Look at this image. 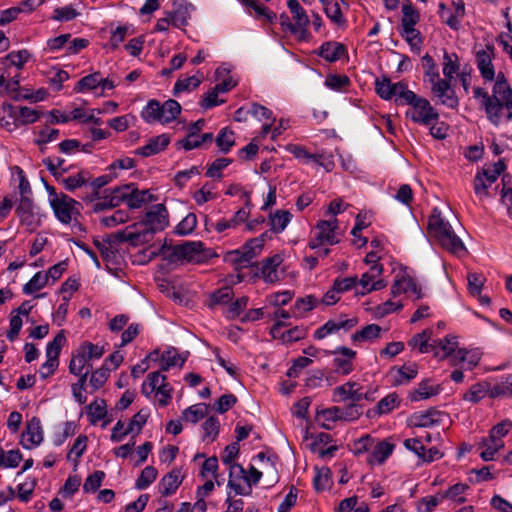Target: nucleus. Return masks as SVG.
Returning <instances> with one entry per match:
<instances>
[{"label":"nucleus","mask_w":512,"mask_h":512,"mask_svg":"<svg viewBox=\"0 0 512 512\" xmlns=\"http://www.w3.org/2000/svg\"><path fill=\"white\" fill-rule=\"evenodd\" d=\"M488 120L495 126L512 120V89L503 72L497 74L492 100L486 107Z\"/></svg>","instance_id":"obj_1"},{"label":"nucleus","mask_w":512,"mask_h":512,"mask_svg":"<svg viewBox=\"0 0 512 512\" xmlns=\"http://www.w3.org/2000/svg\"><path fill=\"white\" fill-rule=\"evenodd\" d=\"M428 232L442 248L456 255H465L467 250L462 240L456 235L450 223L442 216L439 208L432 210L428 219Z\"/></svg>","instance_id":"obj_2"},{"label":"nucleus","mask_w":512,"mask_h":512,"mask_svg":"<svg viewBox=\"0 0 512 512\" xmlns=\"http://www.w3.org/2000/svg\"><path fill=\"white\" fill-rule=\"evenodd\" d=\"M422 66L424 69V81L430 84L431 93L439 100L442 105L451 109L458 106L459 100L452 87H449L447 81L440 78L438 67L429 54L422 57Z\"/></svg>","instance_id":"obj_3"},{"label":"nucleus","mask_w":512,"mask_h":512,"mask_svg":"<svg viewBox=\"0 0 512 512\" xmlns=\"http://www.w3.org/2000/svg\"><path fill=\"white\" fill-rule=\"evenodd\" d=\"M404 100L401 105H409L406 111V117L411 119L414 123L428 126L434 121L439 120V113L431 105L429 100L424 97L418 96L413 91L406 92Z\"/></svg>","instance_id":"obj_4"},{"label":"nucleus","mask_w":512,"mask_h":512,"mask_svg":"<svg viewBox=\"0 0 512 512\" xmlns=\"http://www.w3.org/2000/svg\"><path fill=\"white\" fill-rule=\"evenodd\" d=\"M181 113V105L174 99L160 103L156 99L149 100L141 112L146 123L158 122L168 124L174 121Z\"/></svg>","instance_id":"obj_5"},{"label":"nucleus","mask_w":512,"mask_h":512,"mask_svg":"<svg viewBox=\"0 0 512 512\" xmlns=\"http://www.w3.org/2000/svg\"><path fill=\"white\" fill-rule=\"evenodd\" d=\"M512 430V421L505 419L493 426L489 432L488 437H483L479 442V447L482 448L480 457L484 461H491L494 459L495 454L504 447L502 440Z\"/></svg>","instance_id":"obj_6"},{"label":"nucleus","mask_w":512,"mask_h":512,"mask_svg":"<svg viewBox=\"0 0 512 512\" xmlns=\"http://www.w3.org/2000/svg\"><path fill=\"white\" fill-rule=\"evenodd\" d=\"M104 353V345L93 344L89 341L81 343L71 358L70 373L79 374L81 369H88L89 362L100 359Z\"/></svg>","instance_id":"obj_7"},{"label":"nucleus","mask_w":512,"mask_h":512,"mask_svg":"<svg viewBox=\"0 0 512 512\" xmlns=\"http://www.w3.org/2000/svg\"><path fill=\"white\" fill-rule=\"evenodd\" d=\"M374 401L375 390H365L356 381H348L333 389L334 402H349L351 404H359L361 401Z\"/></svg>","instance_id":"obj_8"},{"label":"nucleus","mask_w":512,"mask_h":512,"mask_svg":"<svg viewBox=\"0 0 512 512\" xmlns=\"http://www.w3.org/2000/svg\"><path fill=\"white\" fill-rule=\"evenodd\" d=\"M264 246V237H257L246 242L240 249L229 251L225 261L235 265L236 269L248 267Z\"/></svg>","instance_id":"obj_9"},{"label":"nucleus","mask_w":512,"mask_h":512,"mask_svg":"<svg viewBox=\"0 0 512 512\" xmlns=\"http://www.w3.org/2000/svg\"><path fill=\"white\" fill-rule=\"evenodd\" d=\"M338 220L336 218L330 220H320L313 230V238L309 241L308 247L316 249L322 245H335L340 242L337 230Z\"/></svg>","instance_id":"obj_10"},{"label":"nucleus","mask_w":512,"mask_h":512,"mask_svg":"<svg viewBox=\"0 0 512 512\" xmlns=\"http://www.w3.org/2000/svg\"><path fill=\"white\" fill-rule=\"evenodd\" d=\"M176 259H183L189 262L201 263L212 256L209 249L204 248L201 241H188L172 248V255Z\"/></svg>","instance_id":"obj_11"},{"label":"nucleus","mask_w":512,"mask_h":512,"mask_svg":"<svg viewBox=\"0 0 512 512\" xmlns=\"http://www.w3.org/2000/svg\"><path fill=\"white\" fill-rule=\"evenodd\" d=\"M50 206L62 224H70L80 214L78 209L80 203L64 193H60L59 198L53 199Z\"/></svg>","instance_id":"obj_12"},{"label":"nucleus","mask_w":512,"mask_h":512,"mask_svg":"<svg viewBox=\"0 0 512 512\" xmlns=\"http://www.w3.org/2000/svg\"><path fill=\"white\" fill-rule=\"evenodd\" d=\"M495 47L493 44H486L484 48L475 52L476 67L485 82L497 80L493 59L495 57Z\"/></svg>","instance_id":"obj_13"},{"label":"nucleus","mask_w":512,"mask_h":512,"mask_svg":"<svg viewBox=\"0 0 512 512\" xmlns=\"http://www.w3.org/2000/svg\"><path fill=\"white\" fill-rule=\"evenodd\" d=\"M375 89L377 94L384 100H390L393 97H396L395 102L398 105H401L404 100L403 95L410 91L405 83H392L387 77L377 79L375 82Z\"/></svg>","instance_id":"obj_14"},{"label":"nucleus","mask_w":512,"mask_h":512,"mask_svg":"<svg viewBox=\"0 0 512 512\" xmlns=\"http://www.w3.org/2000/svg\"><path fill=\"white\" fill-rule=\"evenodd\" d=\"M383 270L382 264H375L372 265L367 272L363 273L358 280V284L361 287L359 294L366 295L385 288L387 283L385 280L381 279Z\"/></svg>","instance_id":"obj_15"},{"label":"nucleus","mask_w":512,"mask_h":512,"mask_svg":"<svg viewBox=\"0 0 512 512\" xmlns=\"http://www.w3.org/2000/svg\"><path fill=\"white\" fill-rule=\"evenodd\" d=\"M446 414L435 408L425 411H417L407 419L408 426L416 428H428L438 426L443 423Z\"/></svg>","instance_id":"obj_16"},{"label":"nucleus","mask_w":512,"mask_h":512,"mask_svg":"<svg viewBox=\"0 0 512 512\" xmlns=\"http://www.w3.org/2000/svg\"><path fill=\"white\" fill-rule=\"evenodd\" d=\"M227 487L232 489L236 495L248 496L252 493V488L248 484L247 472L241 464L229 466Z\"/></svg>","instance_id":"obj_17"},{"label":"nucleus","mask_w":512,"mask_h":512,"mask_svg":"<svg viewBox=\"0 0 512 512\" xmlns=\"http://www.w3.org/2000/svg\"><path fill=\"white\" fill-rule=\"evenodd\" d=\"M168 224V211L166 207L163 204H156L146 213L145 220L141 226L146 227L154 235L164 230Z\"/></svg>","instance_id":"obj_18"},{"label":"nucleus","mask_w":512,"mask_h":512,"mask_svg":"<svg viewBox=\"0 0 512 512\" xmlns=\"http://www.w3.org/2000/svg\"><path fill=\"white\" fill-rule=\"evenodd\" d=\"M391 293L393 296L406 294L414 300L422 298L421 288L418 287L416 281L406 273L396 276L391 287Z\"/></svg>","instance_id":"obj_19"},{"label":"nucleus","mask_w":512,"mask_h":512,"mask_svg":"<svg viewBox=\"0 0 512 512\" xmlns=\"http://www.w3.org/2000/svg\"><path fill=\"white\" fill-rule=\"evenodd\" d=\"M332 354L333 365L335 366V371L339 375H348L354 370V360L356 358V351L340 346L337 347Z\"/></svg>","instance_id":"obj_20"},{"label":"nucleus","mask_w":512,"mask_h":512,"mask_svg":"<svg viewBox=\"0 0 512 512\" xmlns=\"http://www.w3.org/2000/svg\"><path fill=\"white\" fill-rule=\"evenodd\" d=\"M43 441V429L41 421L37 417H32L26 424L25 430L21 435V445L24 449H32Z\"/></svg>","instance_id":"obj_21"},{"label":"nucleus","mask_w":512,"mask_h":512,"mask_svg":"<svg viewBox=\"0 0 512 512\" xmlns=\"http://www.w3.org/2000/svg\"><path fill=\"white\" fill-rule=\"evenodd\" d=\"M285 326L286 324L283 321L275 322L270 329V335L274 339L281 340L284 344L299 341L305 338L307 335V328L304 326H295L291 329L283 331L282 328Z\"/></svg>","instance_id":"obj_22"},{"label":"nucleus","mask_w":512,"mask_h":512,"mask_svg":"<svg viewBox=\"0 0 512 512\" xmlns=\"http://www.w3.org/2000/svg\"><path fill=\"white\" fill-rule=\"evenodd\" d=\"M116 177L117 175L111 171L94 179L91 177V179L88 181L87 191L78 193L77 197H79L85 203L94 202L97 198H99L101 189L108 185Z\"/></svg>","instance_id":"obj_23"},{"label":"nucleus","mask_w":512,"mask_h":512,"mask_svg":"<svg viewBox=\"0 0 512 512\" xmlns=\"http://www.w3.org/2000/svg\"><path fill=\"white\" fill-rule=\"evenodd\" d=\"M91 179V174L87 170H79L77 173L69 175L67 177L60 176L57 179L63 187L69 192H75L79 190V193L87 191L88 181Z\"/></svg>","instance_id":"obj_24"},{"label":"nucleus","mask_w":512,"mask_h":512,"mask_svg":"<svg viewBox=\"0 0 512 512\" xmlns=\"http://www.w3.org/2000/svg\"><path fill=\"white\" fill-rule=\"evenodd\" d=\"M480 359L481 356L478 351H468L464 348H460L451 356L450 365L461 367L465 370H472L479 364Z\"/></svg>","instance_id":"obj_25"},{"label":"nucleus","mask_w":512,"mask_h":512,"mask_svg":"<svg viewBox=\"0 0 512 512\" xmlns=\"http://www.w3.org/2000/svg\"><path fill=\"white\" fill-rule=\"evenodd\" d=\"M283 262L281 254H275L264 259L261 263L260 276L266 283H276L279 281L278 267Z\"/></svg>","instance_id":"obj_26"},{"label":"nucleus","mask_w":512,"mask_h":512,"mask_svg":"<svg viewBox=\"0 0 512 512\" xmlns=\"http://www.w3.org/2000/svg\"><path fill=\"white\" fill-rule=\"evenodd\" d=\"M173 11L168 12V17L171 19V24L174 27L181 28L188 24L194 6L183 0L175 1L173 3Z\"/></svg>","instance_id":"obj_27"},{"label":"nucleus","mask_w":512,"mask_h":512,"mask_svg":"<svg viewBox=\"0 0 512 512\" xmlns=\"http://www.w3.org/2000/svg\"><path fill=\"white\" fill-rule=\"evenodd\" d=\"M16 213L20 218V222L27 227L34 229L38 221L34 212V203L32 197H20L16 208Z\"/></svg>","instance_id":"obj_28"},{"label":"nucleus","mask_w":512,"mask_h":512,"mask_svg":"<svg viewBox=\"0 0 512 512\" xmlns=\"http://www.w3.org/2000/svg\"><path fill=\"white\" fill-rule=\"evenodd\" d=\"M170 143V137L168 134H161L152 137L148 140L147 144L139 147L135 150V154L142 157H149L156 155L166 149Z\"/></svg>","instance_id":"obj_29"},{"label":"nucleus","mask_w":512,"mask_h":512,"mask_svg":"<svg viewBox=\"0 0 512 512\" xmlns=\"http://www.w3.org/2000/svg\"><path fill=\"white\" fill-rule=\"evenodd\" d=\"M395 445L387 440L374 442L371 452L367 458L370 465L383 464L393 453Z\"/></svg>","instance_id":"obj_30"},{"label":"nucleus","mask_w":512,"mask_h":512,"mask_svg":"<svg viewBox=\"0 0 512 512\" xmlns=\"http://www.w3.org/2000/svg\"><path fill=\"white\" fill-rule=\"evenodd\" d=\"M154 200L155 198L149 190H138L134 184H130L126 203L130 209H138Z\"/></svg>","instance_id":"obj_31"},{"label":"nucleus","mask_w":512,"mask_h":512,"mask_svg":"<svg viewBox=\"0 0 512 512\" xmlns=\"http://www.w3.org/2000/svg\"><path fill=\"white\" fill-rule=\"evenodd\" d=\"M435 347H432V351L436 357L440 358H451V356L457 351L458 342L454 336H446L444 339L432 340Z\"/></svg>","instance_id":"obj_32"},{"label":"nucleus","mask_w":512,"mask_h":512,"mask_svg":"<svg viewBox=\"0 0 512 512\" xmlns=\"http://www.w3.org/2000/svg\"><path fill=\"white\" fill-rule=\"evenodd\" d=\"M248 216L249 211L245 208H241L235 212L232 218H221L215 224H212V226L218 233H222L227 229H235L237 226L244 223L248 219Z\"/></svg>","instance_id":"obj_33"},{"label":"nucleus","mask_w":512,"mask_h":512,"mask_svg":"<svg viewBox=\"0 0 512 512\" xmlns=\"http://www.w3.org/2000/svg\"><path fill=\"white\" fill-rule=\"evenodd\" d=\"M182 483V476L179 470H173L161 479L158 484L159 492L163 496H169L176 492Z\"/></svg>","instance_id":"obj_34"},{"label":"nucleus","mask_w":512,"mask_h":512,"mask_svg":"<svg viewBox=\"0 0 512 512\" xmlns=\"http://www.w3.org/2000/svg\"><path fill=\"white\" fill-rule=\"evenodd\" d=\"M154 235L146 227L141 230L129 231L125 230L119 233V239L128 242L132 246H140L149 243Z\"/></svg>","instance_id":"obj_35"},{"label":"nucleus","mask_w":512,"mask_h":512,"mask_svg":"<svg viewBox=\"0 0 512 512\" xmlns=\"http://www.w3.org/2000/svg\"><path fill=\"white\" fill-rule=\"evenodd\" d=\"M346 48L338 42H325L319 47V56L328 62H336L345 54Z\"/></svg>","instance_id":"obj_36"},{"label":"nucleus","mask_w":512,"mask_h":512,"mask_svg":"<svg viewBox=\"0 0 512 512\" xmlns=\"http://www.w3.org/2000/svg\"><path fill=\"white\" fill-rule=\"evenodd\" d=\"M432 331L425 329L421 333L414 335L409 341L408 346L412 350H418L420 353H428L432 351L435 344L431 341Z\"/></svg>","instance_id":"obj_37"},{"label":"nucleus","mask_w":512,"mask_h":512,"mask_svg":"<svg viewBox=\"0 0 512 512\" xmlns=\"http://www.w3.org/2000/svg\"><path fill=\"white\" fill-rule=\"evenodd\" d=\"M247 9L255 12L256 18H262L267 23H274L277 19L276 13L256 0H239Z\"/></svg>","instance_id":"obj_38"},{"label":"nucleus","mask_w":512,"mask_h":512,"mask_svg":"<svg viewBox=\"0 0 512 512\" xmlns=\"http://www.w3.org/2000/svg\"><path fill=\"white\" fill-rule=\"evenodd\" d=\"M459 58L456 53H448L444 52L443 55V75L444 78L442 80L447 81L449 87L451 86V82L454 79V74L459 71Z\"/></svg>","instance_id":"obj_39"},{"label":"nucleus","mask_w":512,"mask_h":512,"mask_svg":"<svg viewBox=\"0 0 512 512\" xmlns=\"http://www.w3.org/2000/svg\"><path fill=\"white\" fill-rule=\"evenodd\" d=\"M86 410L89 423L91 425H96L100 420L106 418V401L102 398H97L86 407Z\"/></svg>","instance_id":"obj_40"},{"label":"nucleus","mask_w":512,"mask_h":512,"mask_svg":"<svg viewBox=\"0 0 512 512\" xmlns=\"http://www.w3.org/2000/svg\"><path fill=\"white\" fill-rule=\"evenodd\" d=\"M287 6L293 16L298 31H306L310 21L300 3L297 0H288Z\"/></svg>","instance_id":"obj_41"},{"label":"nucleus","mask_w":512,"mask_h":512,"mask_svg":"<svg viewBox=\"0 0 512 512\" xmlns=\"http://www.w3.org/2000/svg\"><path fill=\"white\" fill-rule=\"evenodd\" d=\"M318 304L319 300L313 295L298 298L292 307V313L295 317L302 318L307 312L316 308Z\"/></svg>","instance_id":"obj_42"},{"label":"nucleus","mask_w":512,"mask_h":512,"mask_svg":"<svg viewBox=\"0 0 512 512\" xmlns=\"http://www.w3.org/2000/svg\"><path fill=\"white\" fill-rule=\"evenodd\" d=\"M320 2L324 7L326 16L332 23L338 26H343L346 23V19L341 11L340 5L336 0H323Z\"/></svg>","instance_id":"obj_43"},{"label":"nucleus","mask_w":512,"mask_h":512,"mask_svg":"<svg viewBox=\"0 0 512 512\" xmlns=\"http://www.w3.org/2000/svg\"><path fill=\"white\" fill-rule=\"evenodd\" d=\"M488 392L489 383L487 381L478 382L463 394L462 399L471 403H478L487 396Z\"/></svg>","instance_id":"obj_44"},{"label":"nucleus","mask_w":512,"mask_h":512,"mask_svg":"<svg viewBox=\"0 0 512 512\" xmlns=\"http://www.w3.org/2000/svg\"><path fill=\"white\" fill-rule=\"evenodd\" d=\"M208 413V406L205 403L192 405L185 409L182 418L185 422L196 424L203 419Z\"/></svg>","instance_id":"obj_45"},{"label":"nucleus","mask_w":512,"mask_h":512,"mask_svg":"<svg viewBox=\"0 0 512 512\" xmlns=\"http://www.w3.org/2000/svg\"><path fill=\"white\" fill-rule=\"evenodd\" d=\"M186 358L177 353L175 349L165 351L160 358V368L163 371L169 370L171 367H182Z\"/></svg>","instance_id":"obj_46"},{"label":"nucleus","mask_w":512,"mask_h":512,"mask_svg":"<svg viewBox=\"0 0 512 512\" xmlns=\"http://www.w3.org/2000/svg\"><path fill=\"white\" fill-rule=\"evenodd\" d=\"M292 215L286 210H277L273 215H270L269 222L271 230L274 233H281L291 221Z\"/></svg>","instance_id":"obj_47"},{"label":"nucleus","mask_w":512,"mask_h":512,"mask_svg":"<svg viewBox=\"0 0 512 512\" xmlns=\"http://www.w3.org/2000/svg\"><path fill=\"white\" fill-rule=\"evenodd\" d=\"M134 34L132 24H124L111 29L109 44L113 50L117 49L128 35Z\"/></svg>","instance_id":"obj_48"},{"label":"nucleus","mask_w":512,"mask_h":512,"mask_svg":"<svg viewBox=\"0 0 512 512\" xmlns=\"http://www.w3.org/2000/svg\"><path fill=\"white\" fill-rule=\"evenodd\" d=\"M381 327L377 324H369L363 327L361 330L355 332L351 339L354 343L365 342L376 339L380 336Z\"/></svg>","instance_id":"obj_49"},{"label":"nucleus","mask_w":512,"mask_h":512,"mask_svg":"<svg viewBox=\"0 0 512 512\" xmlns=\"http://www.w3.org/2000/svg\"><path fill=\"white\" fill-rule=\"evenodd\" d=\"M420 21V13L413 7L411 3H406L402 6V28H413Z\"/></svg>","instance_id":"obj_50"},{"label":"nucleus","mask_w":512,"mask_h":512,"mask_svg":"<svg viewBox=\"0 0 512 512\" xmlns=\"http://www.w3.org/2000/svg\"><path fill=\"white\" fill-rule=\"evenodd\" d=\"M438 394V390L429 385L428 381H421L416 389L409 393V399L413 402L428 399Z\"/></svg>","instance_id":"obj_51"},{"label":"nucleus","mask_w":512,"mask_h":512,"mask_svg":"<svg viewBox=\"0 0 512 512\" xmlns=\"http://www.w3.org/2000/svg\"><path fill=\"white\" fill-rule=\"evenodd\" d=\"M22 460L21 452L16 450H9L6 452L0 446V468H15Z\"/></svg>","instance_id":"obj_52"},{"label":"nucleus","mask_w":512,"mask_h":512,"mask_svg":"<svg viewBox=\"0 0 512 512\" xmlns=\"http://www.w3.org/2000/svg\"><path fill=\"white\" fill-rule=\"evenodd\" d=\"M400 404V400L398 395L394 393H390L384 398H382L375 407V412L378 415H384L390 413L392 410L397 408Z\"/></svg>","instance_id":"obj_53"},{"label":"nucleus","mask_w":512,"mask_h":512,"mask_svg":"<svg viewBox=\"0 0 512 512\" xmlns=\"http://www.w3.org/2000/svg\"><path fill=\"white\" fill-rule=\"evenodd\" d=\"M400 34L409 44L412 51H420L423 44V39L419 30H417L415 27L402 28Z\"/></svg>","instance_id":"obj_54"},{"label":"nucleus","mask_w":512,"mask_h":512,"mask_svg":"<svg viewBox=\"0 0 512 512\" xmlns=\"http://www.w3.org/2000/svg\"><path fill=\"white\" fill-rule=\"evenodd\" d=\"M48 284V275L45 273L37 272L34 276L23 286V293L26 295L33 294Z\"/></svg>","instance_id":"obj_55"},{"label":"nucleus","mask_w":512,"mask_h":512,"mask_svg":"<svg viewBox=\"0 0 512 512\" xmlns=\"http://www.w3.org/2000/svg\"><path fill=\"white\" fill-rule=\"evenodd\" d=\"M102 82V76L99 72H95L89 74L83 78H81L78 82L74 90L78 93L93 90L100 85Z\"/></svg>","instance_id":"obj_56"},{"label":"nucleus","mask_w":512,"mask_h":512,"mask_svg":"<svg viewBox=\"0 0 512 512\" xmlns=\"http://www.w3.org/2000/svg\"><path fill=\"white\" fill-rule=\"evenodd\" d=\"M215 141L221 152L227 153L235 145L234 132L227 127L222 128Z\"/></svg>","instance_id":"obj_57"},{"label":"nucleus","mask_w":512,"mask_h":512,"mask_svg":"<svg viewBox=\"0 0 512 512\" xmlns=\"http://www.w3.org/2000/svg\"><path fill=\"white\" fill-rule=\"evenodd\" d=\"M219 427L220 423L219 420L216 417H209L206 419V421L202 424L203 429V441H206L207 443L213 442L216 437L219 434Z\"/></svg>","instance_id":"obj_58"},{"label":"nucleus","mask_w":512,"mask_h":512,"mask_svg":"<svg viewBox=\"0 0 512 512\" xmlns=\"http://www.w3.org/2000/svg\"><path fill=\"white\" fill-rule=\"evenodd\" d=\"M201 81V78L197 76L178 79L173 88L174 96H177L181 92H189L196 89L201 84Z\"/></svg>","instance_id":"obj_59"},{"label":"nucleus","mask_w":512,"mask_h":512,"mask_svg":"<svg viewBox=\"0 0 512 512\" xmlns=\"http://www.w3.org/2000/svg\"><path fill=\"white\" fill-rule=\"evenodd\" d=\"M395 383L397 385L410 382L417 376L418 368L416 364L403 365L396 369Z\"/></svg>","instance_id":"obj_60"},{"label":"nucleus","mask_w":512,"mask_h":512,"mask_svg":"<svg viewBox=\"0 0 512 512\" xmlns=\"http://www.w3.org/2000/svg\"><path fill=\"white\" fill-rule=\"evenodd\" d=\"M66 342V337L64 335V331H60L52 341H50L46 346V357L50 359L59 360V355L62 346Z\"/></svg>","instance_id":"obj_61"},{"label":"nucleus","mask_w":512,"mask_h":512,"mask_svg":"<svg viewBox=\"0 0 512 512\" xmlns=\"http://www.w3.org/2000/svg\"><path fill=\"white\" fill-rule=\"evenodd\" d=\"M157 470L153 466H147L142 471L136 480L135 486L139 490H144L149 487L157 478Z\"/></svg>","instance_id":"obj_62"},{"label":"nucleus","mask_w":512,"mask_h":512,"mask_svg":"<svg viewBox=\"0 0 512 512\" xmlns=\"http://www.w3.org/2000/svg\"><path fill=\"white\" fill-rule=\"evenodd\" d=\"M324 84L331 90L344 91L350 85V79L346 75L329 74Z\"/></svg>","instance_id":"obj_63"},{"label":"nucleus","mask_w":512,"mask_h":512,"mask_svg":"<svg viewBox=\"0 0 512 512\" xmlns=\"http://www.w3.org/2000/svg\"><path fill=\"white\" fill-rule=\"evenodd\" d=\"M331 470L328 467H322L316 471L313 479V486L316 491H324L330 486Z\"/></svg>","instance_id":"obj_64"}]
</instances>
